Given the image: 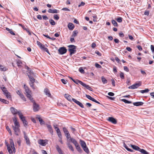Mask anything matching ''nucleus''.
Masks as SVG:
<instances>
[{"instance_id":"obj_1","label":"nucleus","mask_w":154,"mask_h":154,"mask_svg":"<svg viewBox=\"0 0 154 154\" xmlns=\"http://www.w3.org/2000/svg\"><path fill=\"white\" fill-rule=\"evenodd\" d=\"M28 71L27 72V74L29 78L30 82H35V79L34 78L33 76H35V74L33 71L31 70V69L28 67H27Z\"/></svg>"},{"instance_id":"obj_2","label":"nucleus","mask_w":154,"mask_h":154,"mask_svg":"<svg viewBox=\"0 0 154 154\" xmlns=\"http://www.w3.org/2000/svg\"><path fill=\"white\" fill-rule=\"evenodd\" d=\"M24 86L25 91L26 94V96L27 97L29 98L30 100H33V98L30 94L31 93V91L30 90L29 88L25 85H24Z\"/></svg>"},{"instance_id":"obj_3","label":"nucleus","mask_w":154,"mask_h":154,"mask_svg":"<svg viewBox=\"0 0 154 154\" xmlns=\"http://www.w3.org/2000/svg\"><path fill=\"white\" fill-rule=\"evenodd\" d=\"M68 50L70 53V55L74 54L76 51V46L73 45H70L68 46Z\"/></svg>"},{"instance_id":"obj_4","label":"nucleus","mask_w":154,"mask_h":154,"mask_svg":"<svg viewBox=\"0 0 154 154\" xmlns=\"http://www.w3.org/2000/svg\"><path fill=\"white\" fill-rule=\"evenodd\" d=\"M30 100L33 103V108L34 111L35 112L38 111L40 109L39 105L37 104L33 100Z\"/></svg>"},{"instance_id":"obj_5","label":"nucleus","mask_w":154,"mask_h":154,"mask_svg":"<svg viewBox=\"0 0 154 154\" xmlns=\"http://www.w3.org/2000/svg\"><path fill=\"white\" fill-rule=\"evenodd\" d=\"M20 127H14V126H12L14 133L17 136H18L20 132V130L19 128Z\"/></svg>"},{"instance_id":"obj_6","label":"nucleus","mask_w":154,"mask_h":154,"mask_svg":"<svg viewBox=\"0 0 154 154\" xmlns=\"http://www.w3.org/2000/svg\"><path fill=\"white\" fill-rule=\"evenodd\" d=\"M48 140H47L40 139L38 141V143L43 146H46L48 143Z\"/></svg>"},{"instance_id":"obj_7","label":"nucleus","mask_w":154,"mask_h":154,"mask_svg":"<svg viewBox=\"0 0 154 154\" xmlns=\"http://www.w3.org/2000/svg\"><path fill=\"white\" fill-rule=\"evenodd\" d=\"M58 51L60 54L62 55L66 53L67 49L64 47H61L59 49Z\"/></svg>"},{"instance_id":"obj_8","label":"nucleus","mask_w":154,"mask_h":154,"mask_svg":"<svg viewBox=\"0 0 154 154\" xmlns=\"http://www.w3.org/2000/svg\"><path fill=\"white\" fill-rule=\"evenodd\" d=\"M17 93L20 96V97L23 100L25 101H26V99L23 94L22 93L21 91L20 90H17L16 91Z\"/></svg>"},{"instance_id":"obj_9","label":"nucleus","mask_w":154,"mask_h":154,"mask_svg":"<svg viewBox=\"0 0 154 154\" xmlns=\"http://www.w3.org/2000/svg\"><path fill=\"white\" fill-rule=\"evenodd\" d=\"M10 109L12 113L14 115H16L17 114L18 115L19 112H21L20 111H18L17 109L13 107H11Z\"/></svg>"},{"instance_id":"obj_10","label":"nucleus","mask_w":154,"mask_h":154,"mask_svg":"<svg viewBox=\"0 0 154 154\" xmlns=\"http://www.w3.org/2000/svg\"><path fill=\"white\" fill-rule=\"evenodd\" d=\"M46 125L48 131L52 135H53V131L51 126L48 124H46Z\"/></svg>"},{"instance_id":"obj_11","label":"nucleus","mask_w":154,"mask_h":154,"mask_svg":"<svg viewBox=\"0 0 154 154\" xmlns=\"http://www.w3.org/2000/svg\"><path fill=\"white\" fill-rule=\"evenodd\" d=\"M86 96L88 99L91 100L92 101L94 102L99 104H100V103L99 102L97 101L95 99L91 97L90 95L87 94H86Z\"/></svg>"},{"instance_id":"obj_12","label":"nucleus","mask_w":154,"mask_h":154,"mask_svg":"<svg viewBox=\"0 0 154 154\" xmlns=\"http://www.w3.org/2000/svg\"><path fill=\"white\" fill-rule=\"evenodd\" d=\"M15 126L14 127H20L19 123L17 121V118L16 116H15L13 119Z\"/></svg>"},{"instance_id":"obj_13","label":"nucleus","mask_w":154,"mask_h":154,"mask_svg":"<svg viewBox=\"0 0 154 154\" xmlns=\"http://www.w3.org/2000/svg\"><path fill=\"white\" fill-rule=\"evenodd\" d=\"M140 84L139 83H136L133 85L129 87V89H134L138 88L140 85Z\"/></svg>"},{"instance_id":"obj_14","label":"nucleus","mask_w":154,"mask_h":154,"mask_svg":"<svg viewBox=\"0 0 154 154\" xmlns=\"http://www.w3.org/2000/svg\"><path fill=\"white\" fill-rule=\"evenodd\" d=\"M23 133L24 136V137L26 140V144L27 145H30V143L29 141V139L28 137L26 135V134L25 131H23Z\"/></svg>"},{"instance_id":"obj_15","label":"nucleus","mask_w":154,"mask_h":154,"mask_svg":"<svg viewBox=\"0 0 154 154\" xmlns=\"http://www.w3.org/2000/svg\"><path fill=\"white\" fill-rule=\"evenodd\" d=\"M108 120L114 124H116L117 123V121L113 117H109L108 119Z\"/></svg>"},{"instance_id":"obj_16","label":"nucleus","mask_w":154,"mask_h":154,"mask_svg":"<svg viewBox=\"0 0 154 154\" xmlns=\"http://www.w3.org/2000/svg\"><path fill=\"white\" fill-rule=\"evenodd\" d=\"M72 101L79 105L82 108H83L84 107V106L82 104L76 100L75 99H72Z\"/></svg>"},{"instance_id":"obj_17","label":"nucleus","mask_w":154,"mask_h":154,"mask_svg":"<svg viewBox=\"0 0 154 154\" xmlns=\"http://www.w3.org/2000/svg\"><path fill=\"white\" fill-rule=\"evenodd\" d=\"M64 97L67 100L70 101H72V99H74V98H72L71 96L68 94H65L64 95Z\"/></svg>"},{"instance_id":"obj_18","label":"nucleus","mask_w":154,"mask_h":154,"mask_svg":"<svg viewBox=\"0 0 154 154\" xmlns=\"http://www.w3.org/2000/svg\"><path fill=\"white\" fill-rule=\"evenodd\" d=\"M18 115L20 119H21L23 122H25L26 121L25 118L24 116H23L22 113L19 112Z\"/></svg>"},{"instance_id":"obj_19","label":"nucleus","mask_w":154,"mask_h":154,"mask_svg":"<svg viewBox=\"0 0 154 154\" xmlns=\"http://www.w3.org/2000/svg\"><path fill=\"white\" fill-rule=\"evenodd\" d=\"M18 115L20 119H21L23 122H25L26 121L25 118L24 116H23L22 113L19 112Z\"/></svg>"},{"instance_id":"obj_20","label":"nucleus","mask_w":154,"mask_h":154,"mask_svg":"<svg viewBox=\"0 0 154 154\" xmlns=\"http://www.w3.org/2000/svg\"><path fill=\"white\" fill-rule=\"evenodd\" d=\"M18 115L20 119H21L23 122H25L26 121L25 118L24 116H23L22 113L19 112Z\"/></svg>"},{"instance_id":"obj_21","label":"nucleus","mask_w":154,"mask_h":154,"mask_svg":"<svg viewBox=\"0 0 154 154\" xmlns=\"http://www.w3.org/2000/svg\"><path fill=\"white\" fill-rule=\"evenodd\" d=\"M0 88L4 94L8 92L7 88L4 86V85H2V86L0 87Z\"/></svg>"},{"instance_id":"obj_22","label":"nucleus","mask_w":154,"mask_h":154,"mask_svg":"<svg viewBox=\"0 0 154 154\" xmlns=\"http://www.w3.org/2000/svg\"><path fill=\"white\" fill-rule=\"evenodd\" d=\"M68 27L69 30H72L74 28V26L72 23H69L68 24Z\"/></svg>"},{"instance_id":"obj_23","label":"nucleus","mask_w":154,"mask_h":154,"mask_svg":"<svg viewBox=\"0 0 154 154\" xmlns=\"http://www.w3.org/2000/svg\"><path fill=\"white\" fill-rule=\"evenodd\" d=\"M44 92H45L46 95L48 97H50L51 94L50 93L49 90L47 88H46L44 90Z\"/></svg>"},{"instance_id":"obj_24","label":"nucleus","mask_w":154,"mask_h":154,"mask_svg":"<svg viewBox=\"0 0 154 154\" xmlns=\"http://www.w3.org/2000/svg\"><path fill=\"white\" fill-rule=\"evenodd\" d=\"M83 87L86 88L87 89L89 90L92 91V89L89 85H87L86 84L83 83L82 85Z\"/></svg>"},{"instance_id":"obj_25","label":"nucleus","mask_w":154,"mask_h":154,"mask_svg":"<svg viewBox=\"0 0 154 154\" xmlns=\"http://www.w3.org/2000/svg\"><path fill=\"white\" fill-rule=\"evenodd\" d=\"M70 140L74 144L75 146L79 144V143L74 139L72 138H70Z\"/></svg>"},{"instance_id":"obj_26","label":"nucleus","mask_w":154,"mask_h":154,"mask_svg":"<svg viewBox=\"0 0 154 154\" xmlns=\"http://www.w3.org/2000/svg\"><path fill=\"white\" fill-rule=\"evenodd\" d=\"M48 12L49 13H58V11L56 9H50L48 10Z\"/></svg>"},{"instance_id":"obj_27","label":"nucleus","mask_w":154,"mask_h":154,"mask_svg":"<svg viewBox=\"0 0 154 154\" xmlns=\"http://www.w3.org/2000/svg\"><path fill=\"white\" fill-rule=\"evenodd\" d=\"M143 103L142 102H138L133 103L134 105L136 106H142L143 105Z\"/></svg>"},{"instance_id":"obj_28","label":"nucleus","mask_w":154,"mask_h":154,"mask_svg":"<svg viewBox=\"0 0 154 154\" xmlns=\"http://www.w3.org/2000/svg\"><path fill=\"white\" fill-rule=\"evenodd\" d=\"M131 146L134 149L138 151H139L140 150V149L138 146L133 145H131Z\"/></svg>"},{"instance_id":"obj_29","label":"nucleus","mask_w":154,"mask_h":154,"mask_svg":"<svg viewBox=\"0 0 154 154\" xmlns=\"http://www.w3.org/2000/svg\"><path fill=\"white\" fill-rule=\"evenodd\" d=\"M73 82L76 84H80L82 85L83 83L82 82L78 79H74Z\"/></svg>"},{"instance_id":"obj_30","label":"nucleus","mask_w":154,"mask_h":154,"mask_svg":"<svg viewBox=\"0 0 154 154\" xmlns=\"http://www.w3.org/2000/svg\"><path fill=\"white\" fill-rule=\"evenodd\" d=\"M7 69L5 67L0 64V70L1 71H5L7 70Z\"/></svg>"},{"instance_id":"obj_31","label":"nucleus","mask_w":154,"mask_h":154,"mask_svg":"<svg viewBox=\"0 0 154 154\" xmlns=\"http://www.w3.org/2000/svg\"><path fill=\"white\" fill-rule=\"evenodd\" d=\"M7 149L9 153L10 154L12 153V151L11 149V147H10L9 145L7 144Z\"/></svg>"},{"instance_id":"obj_32","label":"nucleus","mask_w":154,"mask_h":154,"mask_svg":"<svg viewBox=\"0 0 154 154\" xmlns=\"http://www.w3.org/2000/svg\"><path fill=\"white\" fill-rule=\"evenodd\" d=\"M80 143L82 148L86 145L85 141L81 140H80Z\"/></svg>"},{"instance_id":"obj_33","label":"nucleus","mask_w":154,"mask_h":154,"mask_svg":"<svg viewBox=\"0 0 154 154\" xmlns=\"http://www.w3.org/2000/svg\"><path fill=\"white\" fill-rule=\"evenodd\" d=\"M139 152H140L143 154H149L146 150L143 149H140Z\"/></svg>"},{"instance_id":"obj_34","label":"nucleus","mask_w":154,"mask_h":154,"mask_svg":"<svg viewBox=\"0 0 154 154\" xmlns=\"http://www.w3.org/2000/svg\"><path fill=\"white\" fill-rule=\"evenodd\" d=\"M37 44L42 49L45 46L44 45H43L40 42L38 41L37 42Z\"/></svg>"},{"instance_id":"obj_35","label":"nucleus","mask_w":154,"mask_h":154,"mask_svg":"<svg viewBox=\"0 0 154 154\" xmlns=\"http://www.w3.org/2000/svg\"><path fill=\"white\" fill-rule=\"evenodd\" d=\"M67 145L68 146V147L72 151H73L74 150L73 147L72 146L69 142L67 143Z\"/></svg>"},{"instance_id":"obj_36","label":"nucleus","mask_w":154,"mask_h":154,"mask_svg":"<svg viewBox=\"0 0 154 154\" xmlns=\"http://www.w3.org/2000/svg\"><path fill=\"white\" fill-rule=\"evenodd\" d=\"M101 80L103 84H106L107 82V81L104 76H102L101 77Z\"/></svg>"},{"instance_id":"obj_37","label":"nucleus","mask_w":154,"mask_h":154,"mask_svg":"<svg viewBox=\"0 0 154 154\" xmlns=\"http://www.w3.org/2000/svg\"><path fill=\"white\" fill-rule=\"evenodd\" d=\"M6 29L9 31V32L12 35H15V33L14 32L12 31L11 29H10L8 28H6Z\"/></svg>"},{"instance_id":"obj_38","label":"nucleus","mask_w":154,"mask_h":154,"mask_svg":"<svg viewBox=\"0 0 154 154\" xmlns=\"http://www.w3.org/2000/svg\"><path fill=\"white\" fill-rule=\"evenodd\" d=\"M0 101L5 103L6 104H8L9 103V102L8 101L5 99H2L0 97Z\"/></svg>"},{"instance_id":"obj_39","label":"nucleus","mask_w":154,"mask_h":154,"mask_svg":"<svg viewBox=\"0 0 154 154\" xmlns=\"http://www.w3.org/2000/svg\"><path fill=\"white\" fill-rule=\"evenodd\" d=\"M124 146L125 147V148L128 151L131 152H132L133 151V150L131 149H130L126 145L125 143H124Z\"/></svg>"},{"instance_id":"obj_40","label":"nucleus","mask_w":154,"mask_h":154,"mask_svg":"<svg viewBox=\"0 0 154 154\" xmlns=\"http://www.w3.org/2000/svg\"><path fill=\"white\" fill-rule=\"evenodd\" d=\"M84 151L87 153H88L89 152V150L87 147L86 145L85 146L82 148Z\"/></svg>"},{"instance_id":"obj_41","label":"nucleus","mask_w":154,"mask_h":154,"mask_svg":"<svg viewBox=\"0 0 154 154\" xmlns=\"http://www.w3.org/2000/svg\"><path fill=\"white\" fill-rule=\"evenodd\" d=\"M6 97L8 99H11V96L9 92H8L4 94Z\"/></svg>"},{"instance_id":"obj_42","label":"nucleus","mask_w":154,"mask_h":154,"mask_svg":"<svg viewBox=\"0 0 154 154\" xmlns=\"http://www.w3.org/2000/svg\"><path fill=\"white\" fill-rule=\"evenodd\" d=\"M78 33V32L77 31H74L73 32L72 35L71 36V37H75L76 36Z\"/></svg>"},{"instance_id":"obj_43","label":"nucleus","mask_w":154,"mask_h":154,"mask_svg":"<svg viewBox=\"0 0 154 154\" xmlns=\"http://www.w3.org/2000/svg\"><path fill=\"white\" fill-rule=\"evenodd\" d=\"M75 146L76 149L79 152H81L82 151V149L79 144L76 145Z\"/></svg>"},{"instance_id":"obj_44","label":"nucleus","mask_w":154,"mask_h":154,"mask_svg":"<svg viewBox=\"0 0 154 154\" xmlns=\"http://www.w3.org/2000/svg\"><path fill=\"white\" fill-rule=\"evenodd\" d=\"M56 148L57 149L58 151V152H59L60 154H63L62 153V151L60 149V148L59 147V146L58 145H57L56 146Z\"/></svg>"},{"instance_id":"obj_45","label":"nucleus","mask_w":154,"mask_h":154,"mask_svg":"<svg viewBox=\"0 0 154 154\" xmlns=\"http://www.w3.org/2000/svg\"><path fill=\"white\" fill-rule=\"evenodd\" d=\"M149 91V90L148 89H146L144 90H140V92L142 93H147Z\"/></svg>"},{"instance_id":"obj_46","label":"nucleus","mask_w":154,"mask_h":154,"mask_svg":"<svg viewBox=\"0 0 154 154\" xmlns=\"http://www.w3.org/2000/svg\"><path fill=\"white\" fill-rule=\"evenodd\" d=\"M49 22L50 24L52 25H54L55 24V23L54 21L52 19L50 20H49Z\"/></svg>"},{"instance_id":"obj_47","label":"nucleus","mask_w":154,"mask_h":154,"mask_svg":"<svg viewBox=\"0 0 154 154\" xmlns=\"http://www.w3.org/2000/svg\"><path fill=\"white\" fill-rule=\"evenodd\" d=\"M112 24H113V25L114 26H118V24H117V23L116 22L115 20H112Z\"/></svg>"},{"instance_id":"obj_48","label":"nucleus","mask_w":154,"mask_h":154,"mask_svg":"<svg viewBox=\"0 0 154 154\" xmlns=\"http://www.w3.org/2000/svg\"><path fill=\"white\" fill-rule=\"evenodd\" d=\"M122 100L125 103H131V101H128L126 99H122Z\"/></svg>"},{"instance_id":"obj_49","label":"nucleus","mask_w":154,"mask_h":154,"mask_svg":"<svg viewBox=\"0 0 154 154\" xmlns=\"http://www.w3.org/2000/svg\"><path fill=\"white\" fill-rule=\"evenodd\" d=\"M122 18L121 17H118L116 20L119 23H121L122 21Z\"/></svg>"},{"instance_id":"obj_50","label":"nucleus","mask_w":154,"mask_h":154,"mask_svg":"<svg viewBox=\"0 0 154 154\" xmlns=\"http://www.w3.org/2000/svg\"><path fill=\"white\" fill-rule=\"evenodd\" d=\"M34 82H30L29 85H30V87L31 88H32V89H35V87L34 86Z\"/></svg>"},{"instance_id":"obj_51","label":"nucleus","mask_w":154,"mask_h":154,"mask_svg":"<svg viewBox=\"0 0 154 154\" xmlns=\"http://www.w3.org/2000/svg\"><path fill=\"white\" fill-rule=\"evenodd\" d=\"M120 78H121V79H124L125 76H124V73L123 72H120Z\"/></svg>"},{"instance_id":"obj_52","label":"nucleus","mask_w":154,"mask_h":154,"mask_svg":"<svg viewBox=\"0 0 154 154\" xmlns=\"http://www.w3.org/2000/svg\"><path fill=\"white\" fill-rule=\"evenodd\" d=\"M63 131L65 133V134L69 133L68 130L66 129V128H63Z\"/></svg>"},{"instance_id":"obj_53","label":"nucleus","mask_w":154,"mask_h":154,"mask_svg":"<svg viewBox=\"0 0 154 154\" xmlns=\"http://www.w3.org/2000/svg\"><path fill=\"white\" fill-rule=\"evenodd\" d=\"M79 71L82 73H84L85 72L84 70L82 69V67H80L79 69Z\"/></svg>"},{"instance_id":"obj_54","label":"nucleus","mask_w":154,"mask_h":154,"mask_svg":"<svg viewBox=\"0 0 154 154\" xmlns=\"http://www.w3.org/2000/svg\"><path fill=\"white\" fill-rule=\"evenodd\" d=\"M57 133V134L58 135V137H59V138H61V137H62V136L61 134L60 131H58Z\"/></svg>"},{"instance_id":"obj_55","label":"nucleus","mask_w":154,"mask_h":154,"mask_svg":"<svg viewBox=\"0 0 154 154\" xmlns=\"http://www.w3.org/2000/svg\"><path fill=\"white\" fill-rule=\"evenodd\" d=\"M65 135L66 136V138L68 140L69 138L70 139V138H71L70 135L69 133L67 134H65Z\"/></svg>"},{"instance_id":"obj_56","label":"nucleus","mask_w":154,"mask_h":154,"mask_svg":"<svg viewBox=\"0 0 154 154\" xmlns=\"http://www.w3.org/2000/svg\"><path fill=\"white\" fill-rule=\"evenodd\" d=\"M10 144H11V146H13V147H14V142H13V140L12 139H10Z\"/></svg>"},{"instance_id":"obj_57","label":"nucleus","mask_w":154,"mask_h":154,"mask_svg":"<svg viewBox=\"0 0 154 154\" xmlns=\"http://www.w3.org/2000/svg\"><path fill=\"white\" fill-rule=\"evenodd\" d=\"M22 64V62L20 60H19L17 62V64L18 66H21V64Z\"/></svg>"},{"instance_id":"obj_58","label":"nucleus","mask_w":154,"mask_h":154,"mask_svg":"<svg viewBox=\"0 0 154 154\" xmlns=\"http://www.w3.org/2000/svg\"><path fill=\"white\" fill-rule=\"evenodd\" d=\"M95 66L96 67L99 68H101L102 67L101 66L97 63H95Z\"/></svg>"},{"instance_id":"obj_59","label":"nucleus","mask_w":154,"mask_h":154,"mask_svg":"<svg viewBox=\"0 0 154 154\" xmlns=\"http://www.w3.org/2000/svg\"><path fill=\"white\" fill-rule=\"evenodd\" d=\"M54 18L56 20H58L59 19V17L57 14H55L54 15Z\"/></svg>"},{"instance_id":"obj_60","label":"nucleus","mask_w":154,"mask_h":154,"mask_svg":"<svg viewBox=\"0 0 154 154\" xmlns=\"http://www.w3.org/2000/svg\"><path fill=\"white\" fill-rule=\"evenodd\" d=\"M124 69L125 71H126L127 72H128L129 71L128 68L126 66H124Z\"/></svg>"},{"instance_id":"obj_61","label":"nucleus","mask_w":154,"mask_h":154,"mask_svg":"<svg viewBox=\"0 0 154 154\" xmlns=\"http://www.w3.org/2000/svg\"><path fill=\"white\" fill-rule=\"evenodd\" d=\"M62 82L64 84H66L67 83V81L65 80L64 79H62L61 80Z\"/></svg>"},{"instance_id":"obj_62","label":"nucleus","mask_w":154,"mask_h":154,"mask_svg":"<svg viewBox=\"0 0 154 154\" xmlns=\"http://www.w3.org/2000/svg\"><path fill=\"white\" fill-rule=\"evenodd\" d=\"M150 47L153 53L154 52V46L152 45H151Z\"/></svg>"},{"instance_id":"obj_63","label":"nucleus","mask_w":154,"mask_h":154,"mask_svg":"<svg viewBox=\"0 0 154 154\" xmlns=\"http://www.w3.org/2000/svg\"><path fill=\"white\" fill-rule=\"evenodd\" d=\"M114 41L116 43H119L120 42L119 40L117 38L114 39Z\"/></svg>"},{"instance_id":"obj_64","label":"nucleus","mask_w":154,"mask_h":154,"mask_svg":"<svg viewBox=\"0 0 154 154\" xmlns=\"http://www.w3.org/2000/svg\"><path fill=\"white\" fill-rule=\"evenodd\" d=\"M39 122H40V124L41 125L44 124H45L44 122L43 121V120L42 119H41L39 120Z\"/></svg>"}]
</instances>
